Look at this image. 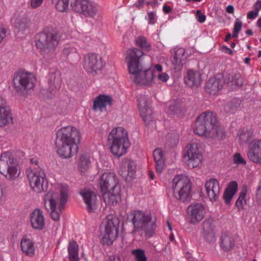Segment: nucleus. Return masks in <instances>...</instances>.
Wrapping results in <instances>:
<instances>
[{"label": "nucleus", "instance_id": "f257e3e1", "mask_svg": "<svg viewBox=\"0 0 261 261\" xmlns=\"http://www.w3.org/2000/svg\"><path fill=\"white\" fill-rule=\"evenodd\" d=\"M80 139V132L74 127L67 126L59 129L55 142L58 155L66 159L76 153Z\"/></svg>", "mask_w": 261, "mask_h": 261}, {"label": "nucleus", "instance_id": "f03ea898", "mask_svg": "<svg viewBox=\"0 0 261 261\" xmlns=\"http://www.w3.org/2000/svg\"><path fill=\"white\" fill-rule=\"evenodd\" d=\"M194 133L207 138L223 139L225 136L224 128L220 125L216 115L207 111L201 113L195 122Z\"/></svg>", "mask_w": 261, "mask_h": 261}, {"label": "nucleus", "instance_id": "7ed1b4c3", "mask_svg": "<svg viewBox=\"0 0 261 261\" xmlns=\"http://www.w3.org/2000/svg\"><path fill=\"white\" fill-rule=\"evenodd\" d=\"M68 196L69 187L65 184L58 185L56 189L50 190L44 195V206L54 220H59L60 212L64 208Z\"/></svg>", "mask_w": 261, "mask_h": 261}, {"label": "nucleus", "instance_id": "20e7f679", "mask_svg": "<svg viewBox=\"0 0 261 261\" xmlns=\"http://www.w3.org/2000/svg\"><path fill=\"white\" fill-rule=\"evenodd\" d=\"M134 225L133 233L139 232L147 238H151L155 234L156 223L155 219L151 214L141 210H135L130 214Z\"/></svg>", "mask_w": 261, "mask_h": 261}, {"label": "nucleus", "instance_id": "39448f33", "mask_svg": "<svg viewBox=\"0 0 261 261\" xmlns=\"http://www.w3.org/2000/svg\"><path fill=\"white\" fill-rule=\"evenodd\" d=\"M108 143L112 153L120 158L127 152L130 146L127 132L122 127L114 128L108 135Z\"/></svg>", "mask_w": 261, "mask_h": 261}, {"label": "nucleus", "instance_id": "423d86ee", "mask_svg": "<svg viewBox=\"0 0 261 261\" xmlns=\"http://www.w3.org/2000/svg\"><path fill=\"white\" fill-rule=\"evenodd\" d=\"M58 43L57 35L51 32H43L36 36V45L44 58L55 56Z\"/></svg>", "mask_w": 261, "mask_h": 261}, {"label": "nucleus", "instance_id": "0eeeda50", "mask_svg": "<svg viewBox=\"0 0 261 261\" xmlns=\"http://www.w3.org/2000/svg\"><path fill=\"white\" fill-rule=\"evenodd\" d=\"M118 219L109 215L103 219L101 224V239L103 245H111L117 238L119 226Z\"/></svg>", "mask_w": 261, "mask_h": 261}, {"label": "nucleus", "instance_id": "6e6552de", "mask_svg": "<svg viewBox=\"0 0 261 261\" xmlns=\"http://www.w3.org/2000/svg\"><path fill=\"white\" fill-rule=\"evenodd\" d=\"M171 190L173 196L185 202L191 196V185L190 179L185 175L175 176L172 180Z\"/></svg>", "mask_w": 261, "mask_h": 261}, {"label": "nucleus", "instance_id": "1a4fd4ad", "mask_svg": "<svg viewBox=\"0 0 261 261\" xmlns=\"http://www.w3.org/2000/svg\"><path fill=\"white\" fill-rule=\"evenodd\" d=\"M36 81L35 75L30 72L19 71L15 73L13 83L16 92L21 95L33 90Z\"/></svg>", "mask_w": 261, "mask_h": 261}, {"label": "nucleus", "instance_id": "9d476101", "mask_svg": "<svg viewBox=\"0 0 261 261\" xmlns=\"http://www.w3.org/2000/svg\"><path fill=\"white\" fill-rule=\"evenodd\" d=\"M20 171L16 160L9 152L2 153L0 156V173L9 180L17 178Z\"/></svg>", "mask_w": 261, "mask_h": 261}, {"label": "nucleus", "instance_id": "9b49d317", "mask_svg": "<svg viewBox=\"0 0 261 261\" xmlns=\"http://www.w3.org/2000/svg\"><path fill=\"white\" fill-rule=\"evenodd\" d=\"M26 174L32 189L36 193L46 190L48 182L44 171L40 168H30L27 170Z\"/></svg>", "mask_w": 261, "mask_h": 261}, {"label": "nucleus", "instance_id": "f8f14e48", "mask_svg": "<svg viewBox=\"0 0 261 261\" xmlns=\"http://www.w3.org/2000/svg\"><path fill=\"white\" fill-rule=\"evenodd\" d=\"M183 159L190 168L200 167L203 155L197 144L193 143L187 145L184 151Z\"/></svg>", "mask_w": 261, "mask_h": 261}, {"label": "nucleus", "instance_id": "ddd939ff", "mask_svg": "<svg viewBox=\"0 0 261 261\" xmlns=\"http://www.w3.org/2000/svg\"><path fill=\"white\" fill-rule=\"evenodd\" d=\"M144 55V51L139 48L133 47L127 49L125 60L127 64L129 73H134L136 70L140 69L142 66L140 60Z\"/></svg>", "mask_w": 261, "mask_h": 261}, {"label": "nucleus", "instance_id": "4468645a", "mask_svg": "<svg viewBox=\"0 0 261 261\" xmlns=\"http://www.w3.org/2000/svg\"><path fill=\"white\" fill-rule=\"evenodd\" d=\"M83 66L86 72L94 75L101 69L103 64L101 58L98 55L89 53L84 57Z\"/></svg>", "mask_w": 261, "mask_h": 261}, {"label": "nucleus", "instance_id": "2eb2a0df", "mask_svg": "<svg viewBox=\"0 0 261 261\" xmlns=\"http://www.w3.org/2000/svg\"><path fill=\"white\" fill-rule=\"evenodd\" d=\"M72 9L86 17L94 18L98 12L96 4L88 0H79L72 3Z\"/></svg>", "mask_w": 261, "mask_h": 261}, {"label": "nucleus", "instance_id": "dca6fc26", "mask_svg": "<svg viewBox=\"0 0 261 261\" xmlns=\"http://www.w3.org/2000/svg\"><path fill=\"white\" fill-rule=\"evenodd\" d=\"M142 67L134 73H130V78L135 83L143 85H151L154 83L155 75L152 69L142 70Z\"/></svg>", "mask_w": 261, "mask_h": 261}, {"label": "nucleus", "instance_id": "f3484780", "mask_svg": "<svg viewBox=\"0 0 261 261\" xmlns=\"http://www.w3.org/2000/svg\"><path fill=\"white\" fill-rule=\"evenodd\" d=\"M13 121L11 110L6 99L0 95V127L12 124Z\"/></svg>", "mask_w": 261, "mask_h": 261}, {"label": "nucleus", "instance_id": "a211bd4d", "mask_svg": "<svg viewBox=\"0 0 261 261\" xmlns=\"http://www.w3.org/2000/svg\"><path fill=\"white\" fill-rule=\"evenodd\" d=\"M205 210L201 203H196L190 205L188 208V214L189 222L192 224H197L204 217Z\"/></svg>", "mask_w": 261, "mask_h": 261}, {"label": "nucleus", "instance_id": "6ab92c4d", "mask_svg": "<svg viewBox=\"0 0 261 261\" xmlns=\"http://www.w3.org/2000/svg\"><path fill=\"white\" fill-rule=\"evenodd\" d=\"M98 185L101 192L114 190L117 187L118 180L115 174L110 172L104 173L100 176Z\"/></svg>", "mask_w": 261, "mask_h": 261}, {"label": "nucleus", "instance_id": "aec40b11", "mask_svg": "<svg viewBox=\"0 0 261 261\" xmlns=\"http://www.w3.org/2000/svg\"><path fill=\"white\" fill-rule=\"evenodd\" d=\"M138 108L143 120L149 123L153 120L152 110L149 107L150 99L145 95H141L138 98Z\"/></svg>", "mask_w": 261, "mask_h": 261}, {"label": "nucleus", "instance_id": "412c9836", "mask_svg": "<svg viewBox=\"0 0 261 261\" xmlns=\"http://www.w3.org/2000/svg\"><path fill=\"white\" fill-rule=\"evenodd\" d=\"M206 194L211 201H216L220 195L221 188L219 181L212 178L206 181L204 185Z\"/></svg>", "mask_w": 261, "mask_h": 261}, {"label": "nucleus", "instance_id": "4be33fe9", "mask_svg": "<svg viewBox=\"0 0 261 261\" xmlns=\"http://www.w3.org/2000/svg\"><path fill=\"white\" fill-rule=\"evenodd\" d=\"M247 155L253 163L261 165V139H253L249 143Z\"/></svg>", "mask_w": 261, "mask_h": 261}, {"label": "nucleus", "instance_id": "5701e85b", "mask_svg": "<svg viewBox=\"0 0 261 261\" xmlns=\"http://www.w3.org/2000/svg\"><path fill=\"white\" fill-rule=\"evenodd\" d=\"M80 194L83 198L88 211L94 212L98 207V199L96 194L93 191L89 189H84L80 192Z\"/></svg>", "mask_w": 261, "mask_h": 261}, {"label": "nucleus", "instance_id": "b1692460", "mask_svg": "<svg viewBox=\"0 0 261 261\" xmlns=\"http://www.w3.org/2000/svg\"><path fill=\"white\" fill-rule=\"evenodd\" d=\"M11 22L16 31L21 34L28 32L31 25L30 19L25 15L15 14Z\"/></svg>", "mask_w": 261, "mask_h": 261}, {"label": "nucleus", "instance_id": "393cba45", "mask_svg": "<svg viewBox=\"0 0 261 261\" xmlns=\"http://www.w3.org/2000/svg\"><path fill=\"white\" fill-rule=\"evenodd\" d=\"M136 172V164L132 160L123 161L119 170V173L127 181H130L135 178Z\"/></svg>", "mask_w": 261, "mask_h": 261}, {"label": "nucleus", "instance_id": "a878e982", "mask_svg": "<svg viewBox=\"0 0 261 261\" xmlns=\"http://www.w3.org/2000/svg\"><path fill=\"white\" fill-rule=\"evenodd\" d=\"M202 230L205 239L209 242L215 241V225L213 219H206L202 223Z\"/></svg>", "mask_w": 261, "mask_h": 261}, {"label": "nucleus", "instance_id": "bb28decb", "mask_svg": "<svg viewBox=\"0 0 261 261\" xmlns=\"http://www.w3.org/2000/svg\"><path fill=\"white\" fill-rule=\"evenodd\" d=\"M30 222L32 226L35 229L42 230L45 225V218L42 212L38 208L30 214Z\"/></svg>", "mask_w": 261, "mask_h": 261}, {"label": "nucleus", "instance_id": "cd10ccee", "mask_svg": "<svg viewBox=\"0 0 261 261\" xmlns=\"http://www.w3.org/2000/svg\"><path fill=\"white\" fill-rule=\"evenodd\" d=\"M103 192V198L106 205L108 206L116 205L120 200V189L116 188Z\"/></svg>", "mask_w": 261, "mask_h": 261}, {"label": "nucleus", "instance_id": "c85d7f7f", "mask_svg": "<svg viewBox=\"0 0 261 261\" xmlns=\"http://www.w3.org/2000/svg\"><path fill=\"white\" fill-rule=\"evenodd\" d=\"M224 80L222 78L215 77L208 80L206 86V90L210 94L216 95L222 89Z\"/></svg>", "mask_w": 261, "mask_h": 261}, {"label": "nucleus", "instance_id": "c756f323", "mask_svg": "<svg viewBox=\"0 0 261 261\" xmlns=\"http://www.w3.org/2000/svg\"><path fill=\"white\" fill-rule=\"evenodd\" d=\"M112 98L105 95H100L95 98L93 101V109L95 111H102L106 109L107 106L112 104Z\"/></svg>", "mask_w": 261, "mask_h": 261}, {"label": "nucleus", "instance_id": "7c9ffc66", "mask_svg": "<svg viewBox=\"0 0 261 261\" xmlns=\"http://www.w3.org/2000/svg\"><path fill=\"white\" fill-rule=\"evenodd\" d=\"M185 53V49L184 48L180 47L174 49L172 63L176 70L179 71L182 68L184 62L186 59Z\"/></svg>", "mask_w": 261, "mask_h": 261}, {"label": "nucleus", "instance_id": "2f4dec72", "mask_svg": "<svg viewBox=\"0 0 261 261\" xmlns=\"http://www.w3.org/2000/svg\"><path fill=\"white\" fill-rule=\"evenodd\" d=\"M185 83L190 87H198L201 83V74L199 72L189 70L184 78Z\"/></svg>", "mask_w": 261, "mask_h": 261}, {"label": "nucleus", "instance_id": "473e14b6", "mask_svg": "<svg viewBox=\"0 0 261 261\" xmlns=\"http://www.w3.org/2000/svg\"><path fill=\"white\" fill-rule=\"evenodd\" d=\"M21 250L27 256L33 257L35 254V248L33 241L26 237H23L20 243Z\"/></svg>", "mask_w": 261, "mask_h": 261}, {"label": "nucleus", "instance_id": "72a5a7b5", "mask_svg": "<svg viewBox=\"0 0 261 261\" xmlns=\"http://www.w3.org/2000/svg\"><path fill=\"white\" fill-rule=\"evenodd\" d=\"M153 158L155 163V169L158 173H162L165 167V159L163 151L160 148L153 151Z\"/></svg>", "mask_w": 261, "mask_h": 261}, {"label": "nucleus", "instance_id": "f704fd0d", "mask_svg": "<svg viewBox=\"0 0 261 261\" xmlns=\"http://www.w3.org/2000/svg\"><path fill=\"white\" fill-rule=\"evenodd\" d=\"M238 190V184L236 181H231L227 186L224 195L223 199L226 203H228Z\"/></svg>", "mask_w": 261, "mask_h": 261}, {"label": "nucleus", "instance_id": "c9c22d12", "mask_svg": "<svg viewBox=\"0 0 261 261\" xmlns=\"http://www.w3.org/2000/svg\"><path fill=\"white\" fill-rule=\"evenodd\" d=\"M79 246L76 242H70L68 247V258L70 261H80Z\"/></svg>", "mask_w": 261, "mask_h": 261}, {"label": "nucleus", "instance_id": "e433bc0d", "mask_svg": "<svg viewBox=\"0 0 261 261\" xmlns=\"http://www.w3.org/2000/svg\"><path fill=\"white\" fill-rule=\"evenodd\" d=\"M167 113L170 114H178L183 111L182 103L179 100L170 102L167 106Z\"/></svg>", "mask_w": 261, "mask_h": 261}, {"label": "nucleus", "instance_id": "4c0bfd02", "mask_svg": "<svg viewBox=\"0 0 261 261\" xmlns=\"http://www.w3.org/2000/svg\"><path fill=\"white\" fill-rule=\"evenodd\" d=\"M90 165L91 161L89 156L86 154H82L80 156L77 164L79 170L82 172H84L89 168Z\"/></svg>", "mask_w": 261, "mask_h": 261}, {"label": "nucleus", "instance_id": "58836bf2", "mask_svg": "<svg viewBox=\"0 0 261 261\" xmlns=\"http://www.w3.org/2000/svg\"><path fill=\"white\" fill-rule=\"evenodd\" d=\"M221 246L225 251H229L231 250L233 246L234 243L232 239L229 235L225 233L221 237Z\"/></svg>", "mask_w": 261, "mask_h": 261}, {"label": "nucleus", "instance_id": "ea45409f", "mask_svg": "<svg viewBox=\"0 0 261 261\" xmlns=\"http://www.w3.org/2000/svg\"><path fill=\"white\" fill-rule=\"evenodd\" d=\"M136 45L144 51H149L151 49L150 44L144 36H139L136 39Z\"/></svg>", "mask_w": 261, "mask_h": 261}, {"label": "nucleus", "instance_id": "a19ab883", "mask_svg": "<svg viewBox=\"0 0 261 261\" xmlns=\"http://www.w3.org/2000/svg\"><path fill=\"white\" fill-rule=\"evenodd\" d=\"M61 83V79L59 73H54L50 74L49 84L52 89L59 88Z\"/></svg>", "mask_w": 261, "mask_h": 261}, {"label": "nucleus", "instance_id": "79ce46f5", "mask_svg": "<svg viewBox=\"0 0 261 261\" xmlns=\"http://www.w3.org/2000/svg\"><path fill=\"white\" fill-rule=\"evenodd\" d=\"M247 190L244 189L240 193L239 197L236 202V206L239 210L244 209V206L246 204Z\"/></svg>", "mask_w": 261, "mask_h": 261}, {"label": "nucleus", "instance_id": "37998d69", "mask_svg": "<svg viewBox=\"0 0 261 261\" xmlns=\"http://www.w3.org/2000/svg\"><path fill=\"white\" fill-rule=\"evenodd\" d=\"M56 8L60 12H64L68 9L69 0H52Z\"/></svg>", "mask_w": 261, "mask_h": 261}, {"label": "nucleus", "instance_id": "c03bdc74", "mask_svg": "<svg viewBox=\"0 0 261 261\" xmlns=\"http://www.w3.org/2000/svg\"><path fill=\"white\" fill-rule=\"evenodd\" d=\"M154 69L159 72L157 79L162 82L165 83L169 79V75L165 72H162L163 67L160 64H156L154 66Z\"/></svg>", "mask_w": 261, "mask_h": 261}, {"label": "nucleus", "instance_id": "a18cd8bd", "mask_svg": "<svg viewBox=\"0 0 261 261\" xmlns=\"http://www.w3.org/2000/svg\"><path fill=\"white\" fill-rule=\"evenodd\" d=\"M132 254L134 255L136 261H147L145 251L143 249L133 250L132 251Z\"/></svg>", "mask_w": 261, "mask_h": 261}, {"label": "nucleus", "instance_id": "49530a36", "mask_svg": "<svg viewBox=\"0 0 261 261\" xmlns=\"http://www.w3.org/2000/svg\"><path fill=\"white\" fill-rule=\"evenodd\" d=\"M231 83V86H234L237 88L240 87L243 84V79L240 74H237L232 77Z\"/></svg>", "mask_w": 261, "mask_h": 261}, {"label": "nucleus", "instance_id": "de8ad7c7", "mask_svg": "<svg viewBox=\"0 0 261 261\" xmlns=\"http://www.w3.org/2000/svg\"><path fill=\"white\" fill-rule=\"evenodd\" d=\"M9 31L8 27L3 23H0V43L7 37Z\"/></svg>", "mask_w": 261, "mask_h": 261}, {"label": "nucleus", "instance_id": "09e8293b", "mask_svg": "<svg viewBox=\"0 0 261 261\" xmlns=\"http://www.w3.org/2000/svg\"><path fill=\"white\" fill-rule=\"evenodd\" d=\"M240 140L242 142H246L249 140L251 136V133L250 134L247 130H240L238 134Z\"/></svg>", "mask_w": 261, "mask_h": 261}, {"label": "nucleus", "instance_id": "8fccbe9b", "mask_svg": "<svg viewBox=\"0 0 261 261\" xmlns=\"http://www.w3.org/2000/svg\"><path fill=\"white\" fill-rule=\"evenodd\" d=\"M242 27V22L238 19L236 20L234 24L233 31L232 33V37L237 38L238 37V33L241 31Z\"/></svg>", "mask_w": 261, "mask_h": 261}, {"label": "nucleus", "instance_id": "3c124183", "mask_svg": "<svg viewBox=\"0 0 261 261\" xmlns=\"http://www.w3.org/2000/svg\"><path fill=\"white\" fill-rule=\"evenodd\" d=\"M233 163L237 165H245V160L239 153H235L233 155Z\"/></svg>", "mask_w": 261, "mask_h": 261}, {"label": "nucleus", "instance_id": "603ef678", "mask_svg": "<svg viewBox=\"0 0 261 261\" xmlns=\"http://www.w3.org/2000/svg\"><path fill=\"white\" fill-rule=\"evenodd\" d=\"M147 20L148 21V23L149 24H154L155 23L156 21V14L153 12H149L147 13Z\"/></svg>", "mask_w": 261, "mask_h": 261}, {"label": "nucleus", "instance_id": "864d4df0", "mask_svg": "<svg viewBox=\"0 0 261 261\" xmlns=\"http://www.w3.org/2000/svg\"><path fill=\"white\" fill-rule=\"evenodd\" d=\"M7 185L4 182L0 181V201L6 195Z\"/></svg>", "mask_w": 261, "mask_h": 261}, {"label": "nucleus", "instance_id": "5fc2aeb1", "mask_svg": "<svg viewBox=\"0 0 261 261\" xmlns=\"http://www.w3.org/2000/svg\"><path fill=\"white\" fill-rule=\"evenodd\" d=\"M196 17L198 21L200 23H203L206 20V16L204 14H202L201 11L199 10H198L196 11Z\"/></svg>", "mask_w": 261, "mask_h": 261}, {"label": "nucleus", "instance_id": "6e6d98bb", "mask_svg": "<svg viewBox=\"0 0 261 261\" xmlns=\"http://www.w3.org/2000/svg\"><path fill=\"white\" fill-rule=\"evenodd\" d=\"M44 0H30V6L33 9H36L42 4Z\"/></svg>", "mask_w": 261, "mask_h": 261}, {"label": "nucleus", "instance_id": "4d7b16f0", "mask_svg": "<svg viewBox=\"0 0 261 261\" xmlns=\"http://www.w3.org/2000/svg\"><path fill=\"white\" fill-rule=\"evenodd\" d=\"M259 13L255 9L249 11L247 15V18L249 20H253L257 17Z\"/></svg>", "mask_w": 261, "mask_h": 261}, {"label": "nucleus", "instance_id": "13d9d810", "mask_svg": "<svg viewBox=\"0 0 261 261\" xmlns=\"http://www.w3.org/2000/svg\"><path fill=\"white\" fill-rule=\"evenodd\" d=\"M74 50V48L71 46L66 47L63 50V54L67 57L70 53L73 52Z\"/></svg>", "mask_w": 261, "mask_h": 261}, {"label": "nucleus", "instance_id": "bf43d9fd", "mask_svg": "<svg viewBox=\"0 0 261 261\" xmlns=\"http://www.w3.org/2000/svg\"><path fill=\"white\" fill-rule=\"evenodd\" d=\"M253 9H255L259 13V11L261 10V1L258 0L255 3L253 6Z\"/></svg>", "mask_w": 261, "mask_h": 261}, {"label": "nucleus", "instance_id": "052dcab7", "mask_svg": "<svg viewBox=\"0 0 261 261\" xmlns=\"http://www.w3.org/2000/svg\"><path fill=\"white\" fill-rule=\"evenodd\" d=\"M221 50L223 53L228 55H232L233 53L232 50L226 46H222Z\"/></svg>", "mask_w": 261, "mask_h": 261}, {"label": "nucleus", "instance_id": "680f3d73", "mask_svg": "<svg viewBox=\"0 0 261 261\" xmlns=\"http://www.w3.org/2000/svg\"><path fill=\"white\" fill-rule=\"evenodd\" d=\"M226 11L228 13L232 14L234 12V8L232 5H228L226 8Z\"/></svg>", "mask_w": 261, "mask_h": 261}, {"label": "nucleus", "instance_id": "e2e57ef3", "mask_svg": "<svg viewBox=\"0 0 261 261\" xmlns=\"http://www.w3.org/2000/svg\"><path fill=\"white\" fill-rule=\"evenodd\" d=\"M256 198L258 200H261V187H258L256 191Z\"/></svg>", "mask_w": 261, "mask_h": 261}, {"label": "nucleus", "instance_id": "0e129e2a", "mask_svg": "<svg viewBox=\"0 0 261 261\" xmlns=\"http://www.w3.org/2000/svg\"><path fill=\"white\" fill-rule=\"evenodd\" d=\"M145 3V0H138V4L137 5V7L139 9L142 8Z\"/></svg>", "mask_w": 261, "mask_h": 261}, {"label": "nucleus", "instance_id": "69168bd1", "mask_svg": "<svg viewBox=\"0 0 261 261\" xmlns=\"http://www.w3.org/2000/svg\"><path fill=\"white\" fill-rule=\"evenodd\" d=\"M163 10L165 13H169L171 12V8L168 6L165 5L163 6Z\"/></svg>", "mask_w": 261, "mask_h": 261}, {"label": "nucleus", "instance_id": "338daca9", "mask_svg": "<svg viewBox=\"0 0 261 261\" xmlns=\"http://www.w3.org/2000/svg\"><path fill=\"white\" fill-rule=\"evenodd\" d=\"M109 261H121L119 257L111 256L109 258Z\"/></svg>", "mask_w": 261, "mask_h": 261}, {"label": "nucleus", "instance_id": "774afa93", "mask_svg": "<svg viewBox=\"0 0 261 261\" xmlns=\"http://www.w3.org/2000/svg\"><path fill=\"white\" fill-rule=\"evenodd\" d=\"M256 24L258 27L260 29V31L261 32V16L258 18L256 22Z\"/></svg>", "mask_w": 261, "mask_h": 261}]
</instances>
